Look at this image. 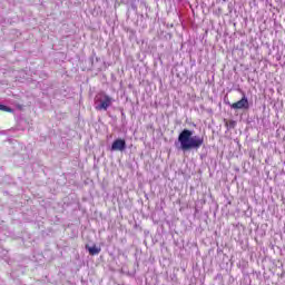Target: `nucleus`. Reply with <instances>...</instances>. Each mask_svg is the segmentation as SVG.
Instances as JSON below:
<instances>
[{
    "label": "nucleus",
    "mask_w": 285,
    "mask_h": 285,
    "mask_svg": "<svg viewBox=\"0 0 285 285\" xmlns=\"http://www.w3.org/2000/svg\"><path fill=\"white\" fill-rule=\"evenodd\" d=\"M230 108L234 110H248V98L246 95H243V98L237 102L232 104Z\"/></svg>",
    "instance_id": "7ed1b4c3"
},
{
    "label": "nucleus",
    "mask_w": 285,
    "mask_h": 285,
    "mask_svg": "<svg viewBox=\"0 0 285 285\" xmlns=\"http://www.w3.org/2000/svg\"><path fill=\"white\" fill-rule=\"evenodd\" d=\"M96 110H108V96L106 94H98L95 98Z\"/></svg>",
    "instance_id": "f03ea898"
},
{
    "label": "nucleus",
    "mask_w": 285,
    "mask_h": 285,
    "mask_svg": "<svg viewBox=\"0 0 285 285\" xmlns=\"http://www.w3.org/2000/svg\"><path fill=\"white\" fill-rule=\"evenodd\" d=\"M178 142L180 144V150H183V153L199 150V148L204 146V137L193 136V130L184 129L178 136Z\"/></svg>",
    "instance_id": "f257e3e1"
},
{
    "label": "nucleus",
    "mask_w": 285,
    "mask_h": 285,
    "mask_svg": "<svg viewBox=\"0 0 285 285\" xmlns=\"http://www.w3.org/2000/svg\"><path fill=\"white\" fill-rule=\"evenodd\" d=\"M87 250H89V255H99V253H101V248L97 247V245H94L92 247L86 245Z\"/></svg>",
    "instance_id": "39448f33"
},
{
    "label": "nucleus",
    "mask_w": 285,
    "mask_h": 285,
    "mask_svg": "<svg viewBox=\"0 0 285 285\" xmlns=\"http://www.w3.org/2000/svg\"><path fill=\"white\" fill-rule=\"evenodd\" d=\"M0 110H2V112H13L12 108L6 105H0Z\"/></svg>",
    "instance_id": "423d86ee"
},
{
    "label": "nucleus",
    "mask_w": 285,
    "mask_h": 285,
    "mask_svg": "<svg viewBox=\"0 0 285 285\" xmlns=\"http://www.w3.org/2000/svg\"><path fill=\"white\" fill-rule=\"evenodd\" d=\"M126 148V140L124 139H116L112 145H111V150L112 151H120L122 153V150Z\"/></svg>",
    "instance_id": "20e7f679"
}]
</instances>
